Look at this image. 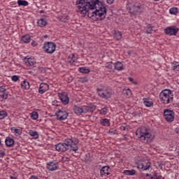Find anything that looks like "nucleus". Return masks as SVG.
<instances>
[{
	"mask_svg": "<svg viewBox=\"0 0 179 179\" xmlns=\"http://www.w3.org/2000/svg\"><path fill=\"white\" fill-rule=\"evenodd\" d=\"M179 12V9L176 7H173L169 9V14L176 16Z\"/></svg>",
	"mask_w": 179,
	"mask_h": 179,
	"instance_id": "c756f323",
	"label": "nucleus"
},
{
	"mask_svg": "<svg viewBox=\"0 0 179 179\" xmlns=\"http://www.w3.org/2000/svg\"><path fill=\"white\" fill-rule=\"evenodd\" d=\"M11 131L13 134H15L16 136L22 134V131L20 129L11 128Z\"/></svg>",
	"mask_w": 179,
	"mask_h": 179,
	"instance_id": "c9c22d12",
	"label": "nucleus"
},
{
	"mask_svg": "<svg viewBox=\"0 0 179 179\" xmlns=\"http://www.w3.org/2000/svg\"><path fill=\"white\" fill-rule=\"evenodd\" d=\"M179 32V29L176 26L166 27L164 29V34L169 36H176Z\"/></svg>",
	"mask_w": 179,
	"mask_h": 179,
	"instance_id": "1a4fd4ad",
	"label": "nucleus"
},
{
	"mask_svg": "<svg viewBox=\"0 0 179 179\" xmlns=\"http://www.w3.org/2000/svg\"><path fill=\"white\" fill-rule=\"evenodd\" d=\"M122 94L127 98H129L131 96H132V92L129 88L124 89L123 91L122 92Z\"/></svg>",
	"mask_w": 179,
	"mask_h": 179,
	"instance_id": "a878e982",
	"label": "nucleus"
},
{
	"mask_svg": "<svg viewBox=\"0 0 179 179\" xmlns=\"http://www.w3.org/2000/svg\"><path fill=\"white\" fill-rule=\"evenodd\" d=\"M6 88L5 85L0 86V93H6Z\"/></svg>",
	"mask_w": 179,
	"mask_h": 179,
	"instance_id": "79ce46f5",
	"label": "nucleus"
},
{
	"mask_svg": "<svg viewBox=\"0 0 179 179\" xmlns=\"http://www.w3.org/2000/svg\"><path fill=\"white\" fill-rule=\"evenodd\" d=\"M136 136L142 143H151L155 138V134L153 131L145 127H138L136 130Z\"/></svg>",
	"mask_w": 179,
	"mask_h": 179,
	"instance_id": "7ed1b4c3",
	"label": "nucleus"
},
{
	"mask_svg": "<svg viewBox=\"0 0 179 179\" xmlns=\"http://www.w3.org/2000/svg\"><path fill=\"white\" fill-rule=\"evenodd\" d=\"M129 82H134V78H129Z\"/></svg>",
	"mask_w": 179,
	"mask_h": 179,
	"instance_id": "864d4df0",
	"label": "nucleus"
},
{
	"mask_svg": "<svg viewBox=\"0 0 179 179\" xmlns=\"http://www.w3.org/2000/svg\"><path fill=\"white\" fill-rule=\"evenodd\" d=\"M6 116H8V113L4 110L0 111V120H3Z\"/></svg>",
	"mask_w": 179,
	"mask_h": 179,
	"instance_id": "e433bc0d",
	"label": "nucleus"
},
{
	"mask_svg": "<svg viewBox=\"0 0 179 179\" xmlns=\"http://www.w3.org/2000/svg\"><path fill=\"white\" fill-rule=\"evenodd\" d=\"M78 72L83 73L84 74L90 73V70L86 67L78 68Z\"/></svg>",
	"mask_w": 179,
	"mask_h": 179,
	"instance_id": "473e14b6",
	"label": "nucleus"
},
{
	"mask_svg": "<svg viewBox=\"0 0 179 179\" xmlns=\"http://www.w3.org/2000/svg\"><path fill=\"white\" fill-rule=\"evenodd\" d=\"M78 139L76 138H67L64 139V142L56 144L55 147L56 151L59 152H66L70 148V152L78 153Z\"/></svg>",
	"mask_w": 179,
	"mask_h": 179,
	"instance_id": "f03ea898",
	"label": "nucleus"
},
{
	"mask_svg": "<svg viewBox=\"0 0 179 179\" xmlns=\"http://www.w3.org/2000/svg\"><path fill=\"white\" fill-rule=\"evenodd\" d=\"M5 144L6 145V147L12 148V147H13V145L15 144V141L13 138L10 137V136H7L5 139Z\"/></svg>",
	"mask_w": 179,
	"mask_h": 179,
	"instance_id": "6ab92c4d",
	"label": "nucleus"
},
{
	"mask_svg": "<svg viewBox=\"0 0 179 179\" xmlns=\"http://www.w3.org/2000/svg\"><path fill=\"white\" fill-rule=\"evenodd\" d=\"M91 162L90 159H85V162H86V163H89V162Z\"/></svg>",
	"mask_w": 179,
	"mask_h": 179,
	"instance_id": "5fc2aeb1",
	"label": "nucleus"
},
{
	"mask_svg": "<svg viewBox=\"0 0 179 179\" xmlns=\"http://www.w3.org/2000/svg\"><path fill=\"white\" fill-rule=\"evenodd\" d=\"M145 33L147 34H150L151 32L153 31V27L151 24H148L147 27L145 28Z\"/></svg>",
	"mask_w": 179,
	"mask_h": 179,
	"instance_id": "72a5a7b5",
	"label": "nucleus"
},
{
	"mask_svg": "<svg viewBox=\"0 0 179 179\" xmlns=\"http://www.w3.org/2000/svg\"><path fill=\"white\" fill-rule=\"evenodd\" d=\"M143 105L148 108L153 106V102L150 101L149 99H143Z\"/></svg>",
	"mask_w": 179,
	"mask_h": 179,
	"instance_id": "c85d7f7f",
	"label": "nucleus"
},
{
	"mask_svg": "<svg viewBox=\"0 0 179 179\" xmlns=\"http://www.w3.org/2000/svg\"><path fill=\"white\" fill-rule=\"evenodd\" d=\"M151 164L150 162H141L138 164L137 168L142 171H148L150 169Z\"/></svg>",
	"mask_w": 179,
	"mask_h": 179,
	"instance_id": "4468645a",
	"label": "nucleus"
},
{
	"mask_svg": "<svg viewBox=\"0 0 179 179\" xmlns=\"http://www.w3.org/2000/svg\"><path fill=\"white\" fill-rule=\"evenodd\" d=\"M159 101L165 105H167L173 100V92L169 89H165L159 93Z\"/></svg>",
	"mask_w": 179,
	"mask_h": 179,
	"instance_id": "39448f33",
	"label": "nucleus"
},
{
	"mask_svg": "<svg viewBox=\"0 0 179 179\" xmlns=\"http://www.w3.org/2000/svg\"><path fill=\"white\" fill-rule=\"evenodd\" d=\"M43 50L45 54L52 55L56 51V43L52 41L45 42L43 46Z\"/></svg>",
	"mask_w": 179,
	"mask_h": 179,
	"instance_id": "0eeeda50",
	"label": "nucleus"
},
{
	"mask_svg": "<svg viewBox=\"0 0 179 179\" xmlns=\"http://www.w3.org/2000/svg\"><path fill=\"white\" fill-rule=\"evenodd\" d=\"M24 63H25L27 66H30L35 68L37 66L38 63L36 62V59L33 57L27 56L23 59Z\"/></svg>",
	"mask_w": 179,
	"mask_h": 179,
	"instance_id": "9b49d317",
	"label": "nucleus"
},
{
	"mask_svg": "<svg viewBox=\"0 0 179 179\" xmlns=\"http://www.w3.org/2000/svg\"><path fill=\"white\" fill-rule=\"evenodd\" d=\"M96 110V106L94 104H90L88 106H83L82 107L75 106L73 107V111H74L76 115H81L82 114H87V113H92Z\"/></svg>",
	"mask_w": 179,
	"mask_h": 179,
	"instance_id": "20e7f679",
	"label": "nucleus"
},
{
	"mask_svg": "<svg viewBox=\"0 0 179 179\" xmlns=\"http://www.w3.org/2000/svg\"><path fill=\"white\" fill-rule=\"evenodd\" d=\"M175 131H176V134H179V127H176L175 129Z\"/></svg>",
	"mask_w": 179,
	"mask_h": 179,
	"instance_id": "8fccbe9b",
	"label": "nucleus"
},
{
	"mask_svg": "<svg viewBox=\"0 0 179 179\" xmlns=\"http://www.w3.org/2000/svg\"><path fill=\"white\" fill-rule=\"evenodd\" d=\"M175 117L176 113L173 110H171L170 109H165L164 110V118L167 122H173Z\"/></svg>",
	"mask_w": 179,
	"mask_h": 179,
	"instance_id": "9d476101",
	"label": "nucleus"
},
{
	"mask_svg": "<svg viewBox=\"0 0 179 179\" xmlns=\"http://www.w3.org/2000/svg\"><path fill=\"white\" fill-rule=\"evenodd\" d=\"M37 43L35 41H33L32 42H31V45L33 46V47H36V46H37Z\"/></svg>",
	"mask_w": 179,
	"mask_h": 179,
	"instance_id": "49530a36",
	"label": "nucleus"
},
{
	"mask_svg": "<svg viewBox=\"0 0 179 179\" xmlns=\"http://www.w3.org/2000/svg\"><path fill=\"white\" fill-rule=\"evenodd\" d=\"M17 3L18 6H29V3L26 0H17Z\"/></svg>",
	"mask_w": 179,
	"mask_h": 179,
	"instance_id": "bb28decb",
	"label": "nucleus"
},
{
	"mask_svg": "<svg viewBox=\"0 0 179 179\" xmlns=\"http://www.w3.org/2000/svg\"><path fill=\"white\" fill-rule=\"evenodd\" d=\"M60 103L61 102H59L57 100L52 101V106H59Z\"/></svg>",
	"mask_w": 179,
	"mask_h": 179,
	"instance_id": "c03bdc74",
	"label": "nucleus"
},
{
	"mask_svg": "<svg viewBox=\"0 0 179 179\" xmlns=\"http://www.w3.org/2000/svg\"><path fill=\"white\" fill-rule=\"evenodd\" d=\"M120 129L121 131H128V126L127 125L126 123H124L120 126Z\"/></svg>",
	"mask_w": 179,
	"mask_h": 179,
	"instance_id": "ea45409f",
	"label": "nucleus"
},
{
	"mask_svg": "<svg viewBox=\"0 0 179 179\" xmlns=\"http://www.w3.org/2000/svg\"><path fill=\"white\" fill-rule=\"evenodd\" d=\"M78 54H71L67 58V62L71 65H75L76 63H78Z\"/></svg>",
	"mask_w": 179,
	"mask_h": 179,
	"instance_id": "2eb2a0df",
	"label": "nucleus"
},
{
	"mask_svg": "<svg viewBox=\"0 0 179 179\" xmlns=\"http://www.w3.org/2000/svg\"><path fill=\"white\" fill-rule=\"evenodd\" d=\"M136 170L135 169H131V170H124V174L125 176H135L136 174Z\"/></svg>",
	"mask_w": 179,
	"mask_h": 179,
	"instance_id": "cd10ccee",
	"label": "nucleus"
},
{
	"mask_svg": "<svg viewBox=\"0 0 179 179\" xmlns=\"http://www.w3.org/2000/svg\"><path fill=\"white\" fill-rule=\"evenodd\" d=\"M46 169L50 171H57L58 169V165L57 162H50L48 164H46Z\"/></svg>",
	"mask_w": 179,
	"mask_h": 179,
	"instance_id": "a211bd4d",
	"label": "nucleus"
},
{
	"mask_svg": "<svg viewBox=\"0 0 179 179\" xmlns=\"http://www.w3.org/2000/svg\"><path fill=\"white\" fill-rule=\"evenodd\" d=\"M10 179H16V178L15 176H10Z\"/></svg>",
	"mask_w": 179,
	"mask_h": 179,
	"instance_id": "4d7b16f0",
	"label": "nucleus"
},
{
	"mask_svg": "<svg viewBox=\"0 0 179 179\" xmlns=\"http://www.w3.org/2000/svg\"><path fill=\"white\" fill-rule=\"evenodd\" d=\"M172 66H173V70L174 71H178L179 72V63L177 62H173L172 63Z\"/></svg>",
	"mask_w": 179,
	"mask_h": 179,
	"instance_id": "f704fd0d",
	"label": "nucleus"
},
{
	"mask_svg": "<svg viewBox=\"0 0 179 179\" xmlns=\"http://www.w3.org/2000/svg\"><path fill=\"white\" fill-rule=\"evenodd\" d=\"M21 87L24 90H29L30 89V84L27 80H24L21 83Z\"/></svg>",
	"mask_w": 179,
	"mask_h": 179,
	"instance_id": "412c9836",
	"label": "nucleus"
},
{
	"mask_svg": "<svg viewBox=\"0 0 179 179\" xmlns=\"http://www.w3.org/2000/svg\"><path fill=\"white\" fill-rule=\"evenodd\" d=\"M154 1H159V0H154Z\"/></svg>",
	"mask_w": 179,
	"mask_h": 179,
	"instance_id": "bf43d9fd",
	"label": "nucleus"
},
{
	"mask_svg": "<svg viewBox=\"0 0 179 179\" xmlns=\"http://www.w3.org/2000/svg\"><path fill=\"white\" fill-rule=\"evenodd\" d=\"M29 179H38V178L36 176H31Z\"/></svg>",
	"mask_w": 179,
	"mask_h": 179,
	"instance_id": "3c124183",
	"label": "nucleus"
},
{
	"mask_svg": "<svg viewBox=\"0 0 179 179\" xmlns=\"http://www.w3.org/2000/svg\"><path fill=\"white\" fill-rule=\"evenodd\" d=\"M0 96L3 100H6L8 98V94L7 92H2L0 94Z\"/></svg>",
	"mask_w": 179,
	"mask_h": 179,
	"instance_id": "58836bf2",
	"label": "nucleus"
},
{
	"mask_svg": "<svg viewBox=\"0 0 179 179\" xmlns=\"http://www.w3.org/2000/svg\"><path fill=\"white\" fill-rule=\"evenodd\" d=\"M98 111L100 115H106L108 112V109L107 107H103L101 109L99 110Z\"/></svg>",
	"mask_w": 179,
	"mask_h": 179,
	"instance_id": "7c9ffc66",
	"label": "nucleus"
},
{
	"mask_svg": "<svg viewBox=\"0 0 179 179\" xmlns=\"http://www.w3.org/2000/svg\"><path fill=\"white\" fill-rule=\"evenodd\" d=\"M0 145H1V138H0Z\"/></svg>",
	"mask_w": 179,
	"mask_h": 179,
	"instance_id": "052dcab7",
	"label": "nucleus"
},
{
	"mask_svg": "<svg viewBox=\"0 0 179 179\" xmlns=\"http://www.w3.org/2000/svg\"><path fill=\"white\" fill-rule=\"evenodd\" d=\"M6 153L2 151V152H0V157H3L5 156Z\"/></svg>",
	"mask_w": 179,
	"mask_h": 179,
	"instance_id": "de8ad7c7",
	"label": "nucleus"
},
{
	"mask_svg": "<svg viewBox=\"0 0 179 179\" xmlns=\"http://www.w3.org/2000/svg\"><path fill=\"white\" fill-rule=\"evenodd\" d=\"M76 6L78 12L94 21L103 20L106 16V8L99 0H78Z\"/></svg>",
	"mask_w": 179,
	"mask_h": 179,
	"instance_id": "f257e3e1",
	"label": "nucleus"
},
{
	"mask_svg": "<svg viewBox=\"0 0 179 179\" xmlns=\"http://www.w3.org/2000/svg\"><path fill=\"white\" fill-rule=\"evenodd\" d=\"M146 176H147V177H150V173H146Z\"/></svg>",
	"mask_w": 179,
	"mask_h": 179,
	"instance_id": "13d9d810",
	"label": "nucleus"
},
{
	"mask_svg": "<svg viewBox=\"0 0 179 179\" xmlns=\"http://www.w3.org/2000/svg\"><path fill=\"white\" fill-rule=\"evenodd\" d=\"M108 4H112L114 2V0H106Z\"/></svg>",
	"mask_w": 179,
	"mask_h": 179,
	"instance_id": "09e8293b",
	"label": "nucleus"
},
{
	"mask_svg": "<svg viewBox=\"0 0 179 179\" xmlns=\"http://www.w3.org/2000/svg\"><path fill=\"white\" fill-rule=\"evenodd\" d=\"M99 123L103 127H110V120H108L106 118L100 120Z\"/></svg>",
	"mask_w": 179,
	"mask_h": 179,
	"instance_id": "b1692460",
	"label": "nucleus"
},
{
	"mask_svg": "<svg viewBox=\"0 0 179 179\" xmlns=\"http://www.w3.org/2000/svg\"><path fill=\"white\" fill-rule=\"evenodd\" d=\"M109 134L114 135L117 134V130L110 129L109 130Z\"/></svg>",
	"mask_w": 179,
	"mask_h": 179,
	"instance_id": "a18cd8bd",
	"label": "nucleus"
},
{
	"mask_svg": "<svg viewBox=\"0 0 179 179\" xmlns=\"http://www.w3.org/2000/svg\"><path fill=\"white\" fill-rule=\"evenodd\" d=\"M47 24H48V22L45 19L40 18L37 21V25L40 28L45 27Z\"/></svg>",
	"mask_w": 179,
	"mask_h": 179,
	"instance_id": "aec40b11",
	"label": "nucleus"
},
{
	"mask_svg": "<svg viewBox=\"0 0 179 179\" xmlns=\"http://www.w3.org/2000/svg\"><path fill=\"white\" fill-rule=\"evenodd\" d=\"M28 134L31 136L33 139H38L39 137L38 131L35 130H29Z\"/></svg>",
	"mask_w": 179,
	"mask_h": 179,
	"instance_id": "4be33fe9",
	"label": "nucleus"
},
{
	"mask_svg": "<svg viewBox=\"0 0 179 179\" xmlns=\"http://www.w3.org/2000/svg\"><path fill=\"white\" fill-rule=\"evenodd\" d=\"M106 68H108L109 69H112V65L111 64L106 65Z\"/></svg>",
	"mask_w": 179,
	"mask_h": 179,
	"instance_id": "603ef678",
	"label": "nucleus"
},
{
	"mask_svg": "<svg viewBox=\"0 0 179 179\" xmlns=\"http://www.w3.org/2000/svg\"><path fill=\"white\" fill-rule=\"evenodd\" d=\"M114 68L116 71H121L123 70V64L121 62H117L114 64Z\"/></svg>",
	"mask_w": 179,
	"mask_h": 179,
	"instance_id": "393cba45",
	"label": "nucleus"
},
{
	"mask_svg": "<svg viewBox=\"0 0 179 179\" xmlns=\"http://www.w3.org/2000/svg\"><path fill=\"white\" fill-rule=\"evenodd\" d=\"M31 40V36L29 34H26L22 36V42L23 44H29Z\"/></svg>",
	"mask_w": 179,
	"mask_h": 179,
	"instance_id": "5701e85b",
	"label": "nucleus"
},
{
	"mask_svg": "<svg viewBox=\"0 0 179 179\" xmlns=\"http://www.w3.org/2000/svg\"><path fill=\"white\" fill-rule=\"evenodd\" d=\"M110 166H104L100 169V176H110Z\"/></svg>",
	"mask_w": 179,
	"mask_h": 179,
	"instance_id": "f3484780",
	"label": "nucleus"
},
{
	"mask_svg": "<svg viewBox=\"0 0 179 179\" xmlns=\"http://www.w3.org/2000/svg\"><path fill=\"white\" fill-rule=\"evenodd\" d=\"M49 90V85L45 83H42L39 85L38 93L40 94H43L44 92Z\"/></svg>",
	"mask_w": 179,
	"mask_h": 179,
	"instance_id": "dca6fc26",
	"label": "nucleus"
},
{
	"mask_svg": "<svg viewBox=\"0 0 179 179\" xmlns=\"http://www.w3.org/2000/svg\"><path fill=\"white\" fill-rule=\"evenodd\" d=\"M114 38H115V40H122V34L121 31H115L114 34Z\"/></svg>",
	"mask_w": 179,
	"mask_h": 179,
	"instance_id": "2f4dec72",
	"label": "nucleus"
},
{
	"mask_svg": "<svg viewBox=\"0 0 179 179\" xmlns=\"http://www.w3.org/2000/svg\"><path fill=\"white\" fill-rule=\"evenodd\" d=\"M39 13H40V14L44 13V10H41L39 11Z\"/></svg>",
	"mask_w": 179,
	"mask_h": 179,
	"instance_id": "6e6d98bb",
	"label": "nucleus"
},
{
	"mask_svg": "<svg viewBox=\"0 0 179 179\" xmlns=\"http://www.w3.org/2000/svg\"><path fill=\"white\" fill-rule=\"evenodd\" d=\"M127 10H129V13L136 14L141 13L143 10V6L141 3H127Z\"/></svg>",
	"mask_w": 179,
	"mask_h": 179,
	"instance_id": "423d86ee",
	"label": "nucleus"
},
{
	"mask_svg": "<svg viewBox=\"0 0 179 179\" xmlns=\"http://www.w3.org/2000/svg\"><path fill=\"white\" fill-rule=\"evenodd\" d=\"M58 96H59L61 102L63 103V104L64 106H66L69 104V98L68 94L66 92L59 93Z\"/></svg>",
	"mask_w": 179,
	"mask_h": 179,
	"instance_id": "ddd939ff",
	"label": "nucleus"
},
{
	"mask_svg": "<svg viewBox=\"0 0 179 179\" xmlns=\"http://www.w3.org/2000/svg\"><path fill=\"white\" fill-rule=\"evenodd\" d=\"M98 96L102 99H110L112 96V92L110 89L106 88V87H101L97 88Z\"/></svg>",
	"mask_w": 179,
	"mask_h": 179,
	"instance_id": "6e6552de",
	"label": "nucleus"
},
{
	"mask_svg": "<svg viewBox=\"0 0 179 179\" xmlns=\"http://www.w3.org/2000/svg\"><path fill=\"white\" fill-rule=\"evenodd\" d=\"M11 79H12V81L13 82H18V80H19V76H12V78H11Z\"/></svg>",
	"mask_w": 179,
	"mask_h": 179,
	"instance_id": "37998d69",
	"label": "nucleus"
},
{
	"mask_svg": "<svg viewBox=\"0 0 179 179\" xmlns=\"http://www.w3.org/2000/svg\"><path fill=\"white\" fill-rule=\"evenodd\" d=\"M162 176H157V173L153 174V176L150 178V179H162Z\"/></svg>",
	"mask_w": 179,
	"mask_h": 179,
	"instance_id": "a19ab883",
	"label": "nucleus"
},
{
	"mask_svg": "<svg viewBox=\"0 0 179 179\" xmlns=\"http://www.w3.org/2000/svg\"><path fill=\"white\" fill-rule=\"evenodd\" d=\"M38 114L37 112H32L31 113V120H38Z\"/></svg>",
	"mask_w": 179,
	"mask_h": 179,
	"instance_id": "4c0bfd02",
	"label": "nucleus"
},
{
	"mask_svg": "<svg viewBox=\"0 0 179 179\" xmlns=\"http://www.w3.org/2000/svg\"><path fill=\"white\" fill-rule=\"evenodd\" d=\"M56 117L57 120L59 121H63L67 120L69 117V113L64 110H59L58 112L56 113Z\"/></svg>",
	"mask_w": 179,
	"mask_h": 179,
	"instance_id": "f8f14e48",
	"label": "nucleus"
}]
</instances>
